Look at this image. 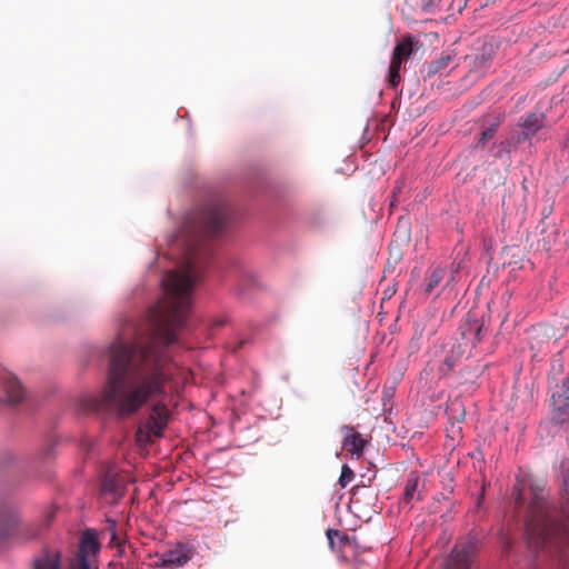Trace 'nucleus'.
<instances>
[{
  "mask_svg": "<svg viewBox=\"0 0 569 569\" xmlns=\"http://www.w3.org/2000/svg\"><path fill=\"white\" fill-rule=\"evenodd\" d=\"M545 116L542 113H529L520 122L519 127L522 129V140H528L535 136L542 127Z\"/></svg>",
  "mask_w": 569,
  "mask_h": 569,
  "instance_id": "11",
  "label": "nucleus"
},
{
  "mask_svg": "<svg viewBox=\"0 0 569 569\" xmlns=\"http://www.w3.org/2000/svg\"><path fill=\"white\" fill-rule=\"evenodd\" d=\"M513 495L516 500V507L521 508L525 505L526 498L523 495V488L520 483H517V486L513 488Z\"/></svg>",
  "mask_w": 569,
  "mask_h": 569,
  "instance_id": "21",
  "label": "nucleus"
},
{
  "mask_svg": "<svg viewBox=\"0 0 569 569\" xmlns=\"http://www.w3.org/2000/svg\"><path fill=\"white\" fill-rule=\"evenodd\" d=\"M192 558L191 549L186 545L176 546L153 556L152 566L158 569H178Z\"/></svg>",
  "mask_w": 569,
  "mask_h": 569,
  "instance_id": "5",
  "label": "nucleus"
},
{
  "mask_svg": "<svg viewBox=\"0 0 569 569\" xmlns=\"http://www.w3.org/2000/svg\"><path fill=\"white\" fill-rule=\"evenodd\" d=\"M61 556L58 551H44L34 559L33 569H60Z\"/></svg>",
  "mask_w": 569,
  "mask_h": 569,
  "instance_id": "12",
  "label": "nucleus"
},
{
  "mask_svg": "<svg viewBox=\"0 0 569 569\" xmlns=\"http://www.w3.org/2000/svg\"><path fill=\"white\" fill-rule=\"evenodd\" d=\"M475 552L476 543L473 540L457 543L448 558L447 569H469Z\"/></svg>",
  "mask_w": 569,
  "mask_h": 569,
  "instance_id": "7",
  "label": "nucleus"
},
{
  "mask_svg": "<svg viewBox=\"0 0 569 569\" xmlns=\"http://www.w3.org/2000/svg\"><path fill=\"white\" fill-rule=\"evenodd\" d=\"M500 124V119L497 118L487 129L481 132V137L479 139L480 144H486L496 133L498 127Z\"/></svg>",
  "mask_w": 569,
  "mask_h": 569,
  "instance_id": "18",
  "label": "nucleus"
},
{
  "mask_svg": "<svg viewBox=\"0 0 569 569\" xmlns=\"http://www.w3.org/2000/svg\"><path fill=\"white\" fill-rule=\"evenodd\" d=\"M1 385L3 395L0 396V400L9 403H17L24 397V389L18 381V379L11 373H3L1 376Z\"/></svg>",
  "mask_w": 569,
  "mask_h": 569,
  "instance_id": "8",
  "label": "nucleus"
},
{
  "mask_svg": "<svg viewBox=\"0 0 569 569\" xmlns=\"http://www.w3.org/2000/svg\"><path fill=\"white\" fill-rule=\"evenodd\" d=\"M457 66L456 54L443 52L441 57L430 63L429 73H442L447 69H453Z\"/></svg>",
  "mask_w": 569,
  "mask_h": 569,
  "instance_id": "14",
  "label": "nucleus"
},
{
  "mask_svg": "<svg viewBox=\"0 0 569 569\" xmlns=\"http://www.w3.org/2000/svg\"><path fill=\"white\" fill-rule=\"evenodd\" d=\"M109 529L111 530V538L114 539L116 538V521L114 520H109Z\"/></svg>",
  "mask_w": 569,
  "mask_h": 569,
  "instance_id": "23",
  "label": "nucleus"
},
{
  "mask_svg": "<svg viewBox=\"0 0 569 569\" xmlns=\"http://www.w3.org/2000/svg\"><path fill=\"white\" fill-rule=\"evenodd\" d=\"M445 273L446 270L442 267H436L430 270V273L427 277V283L425 288L426 293L432 292V290L442 281Z\"/></svg>",
  "mask_w": 569,
  "mask_h": 569,
  "instance_id": "15",
  "label": "nucleus"
},
{
  "mask_svg": "<svg viewBox=\"0 0 569 569\" xmlns=\"http://www.w3.org/2000/svg\"><path fill=\"white\" fill-rule=\"evenodd\" d=\"M525 526V538L530 549L558 555L563 569H569V521L556 519L542 490H531Z\"/></svg>",
  "mask_w": 569,
  "mask_h": 569,
  "instance_id": "2",
  "label": "nucleus"
},
{
  "mask_svg": "<svg viewBox=\"0 0 569 569\" xmlns=\"http://www.w3.org/2000/svg\"><path fill=\"white\" fill-rule=\"evenodd\" d=\"M112 489V482L111 481H104L103 482V490L109 491Z\"/></svg>",
  "mask_w": 569,
  "mask_h": 569,
  "instance_id": "25",
  "label": "nucleus"
},
{
  "mask_svg": "<svg viewBox=\"0 0 569 569\" xmlns=\"http://www.w3.org/2000/svg\"><path fill=\"white\" fill-rule=\"evenodd\" d=\"M443 366H446V370H450L453 367V360L451 358H446L443 361Z\"/></svg>",
  "mask_w": 569,
  "mask_h": 569,
  "instance_id": "24",
  "label": "nucleus"
},
{
  "mask_svg": "<svg viewBox=\"0 0 569 569\" xmlns=\"http://www.w3.org/2000/svg\"><path fill=\"white\" fill-rule=\"evenodd\" d=\"M419 482V476L416 472H411L407 479L405 487V498L407 500H412L415 498L417 488Z\"/></svg>",
  "mask_w": 569,
  "mask_h": 569,
  "instance_id": "17",
  "label": "nucleus"
},
{
  "mask_svg": "<svg viewBox=\"0 0 569 569\" xmlns=\"http://www.w3.org/2000/svg\"><path fill=\"white\" fill-rule=\"evenodd\" d=\"M417 44L418 41L413 37L407 36L396 44L392 57L399 61L405 62L410 58L413 52V48Z\"/></svg>",
  "mask_w": 569,
  "mask_h": 569,
  "instance_id": "13",
  "label": "nucleus"
},
{
  "mask_svg": "<svg viewBox=\"0 0 569 569\" xmlns=\"http://www.w3.org/2000/svg\"><path fill=\"white\" fill-rule=\"evenodd\" d=\"M353 479V471L347 466L343 465L341 468V473L339 477V485L342 488H346L347 485Z\"/></svg>",
  "mask_w": 569,
  "mask_h": 569,
  "instance_id": "19",
  "label": "nucleus"
},
{
  "mask_svg": "<svg viewBox=\"0 0 569 569\" xmlns=\"http://www.w3.org/2000/svg\"><path fill=\"white\" fill-rule=\"evenodd\" d=\"M69 569H98V567L97 563L88 562L83 559H72Z\"/></svg>",
  "mask_w": 569,
  "mask_h": 569,
  "instance_id": "20",
  "label": "nucleus"
},
{
  "mask_svg": "<svg viewBox=\"0 0 569 569\" xmlns=\"http://www.w3.org/2000/svg\"><path fill=\"white\" fill-rule=\"evenodd\" d=\"M340 538H341V541H347L348 540V538L346 536H342Z\"/></svg>",
  "mask_w": 569,
  "mask_h": 569,
  "instance_id": "27",
  "label": "nucleus"
},
{
  "mask_svg": "<svg viewBox=\"0 0 569 569\" xmlns=\"http://www.w3.org/2000/svg\"><path fill=\"white\" fill-rule=\"evenodd\" d=\"M170 413L163 401H157L137 430V442L147 446L151 443L152 437L161 438L169 423Z\"/></svg>",
  "mask_w": 569,
  "mask_h": 569,
  "instance_id": "3",
  "label": "nucleus"
},
{
  "mask_svg": "<svg viewBox=\"0 0 569 569\" xmlns=\"http://www.w3.org/2000/svg\"><path fill=\"white\" fill-rule=\"evenodd\" d=\"M550 418L556 425L569 421V376L562 380L560 390L551 396Z\"/></svg>",
  "mask_w": 569,
  "mask_h": 569,
  "instance_id": "6",
  "label": "nucleus"
},
{
  "mask_svg": "<svg viewBox=\"0 0 569 569\" xmlns=\"http://www.w3.org/2000/svg\"><path fill=\"white\" fill-rule=\"evenodd\" d=\"M342 430L346 432L342 447L356 458H360L365 451L366 440L349 426H343Z\"/></svg>",
  "mask_w": 569,
  "mask_h": 569,
  "instance_id": "10",
  "label": "nucleus"
},
{
  "mask_svg": "<svg viewBox=\"0 0 569 569\" xmlns=\"http://www.w3.org/2000/svg\"><path fill=\"white\" fill-rule=\"evenodd\" d=\"M229 218V210L224 203H214L204 209L199 218V229L209 237L222 231Z\"/></svg>",
  "mask_w": 569,
  "mask_h": 569,
  "instance_id": "4",
  "label": "nucleus"
},
{
  "mask_svg": "<svg viewBox=\"0 0 569 569\" xmlns=\"http://www.w3.org/2000/svg\"><path fill=\"white\" fill-rule=\"evenodd\" d=\"M481 59L482 62H487L490 59V56L482 54L481 57H477V60Z\"/></svg>",
  "mask_w": 569,
  "mask_h": 569,
  "instance_id": "26",
  "label": "nucleus"
},
{
  "mask_svg": "<svg viewBox=\"0 0 569 569\" xmlns=\"http://www.w3.org/2000/svg\"><path fill=\"white\" fill-rule=\"evenodd\" d=\"M100 550V543L93 530H86L82 533L79 552L74 559H83L96 563V556Z\"/></svg>",
  "mask_w": 569,
  "mask_h": 569,
  "instance_id": "9",
  "label": "nucleus"
},
{
  "mask_svg": "<svg viewBox=\"0 0 569 569\" xmlns=\"http://www.w3.org/2000/svg\"><path fill=\"white\" fill-rule=\"evenodd\" d=\"M202 264L201 253L190 248L179 268L163 276L161 283L167 298L150 311L153 326L150 340L130 342L122 335L114 339L106 350L109 368L103 390L80 398L83 411L111 410L119 416H131L150 400L167 395L169 373L163 350L177 340L176 331L186 322Z\"/></svg>",
  "mask_w": 569,
  "mask_h": 569,
  "instance_id": "1",
  "label": "nucleus"
},
{
  "mask_svg": "<svg viewBox=\"0 0 569 569\" xmlns=\"http://www.w3.org/2000/svg\"><path fill=\"white\" fill-rule=\"evenodd\" d=\"M402 63H403L402 61H399L396 58L391 57L388 76H389V82L392 88H396L400 83V80H401L400 69H401Z\"/></svg>",
  "mask_w": 569,
  "mask_h": 569,
  "instance_id": "16",
  "label": "nucleus"
},
{
  "mask_svg": "<svg viewBox=\"0 0 569 569\" xmlns=\"http://www.w3.org/2000/svg\"><path fill=\"white\" fill-rule=\"evenodd\" d=\"M326 535H327V538L329 540L330 547H333V536H339V531L338 530H333V529H328Z\"/></svg>",
  "mask_w": 569,
  "mask_h": 569,
  "instance_id": "22",
  "label": "nucleus"
}]
</instances>
